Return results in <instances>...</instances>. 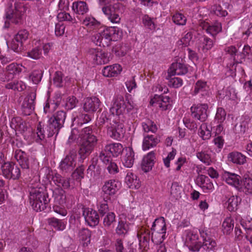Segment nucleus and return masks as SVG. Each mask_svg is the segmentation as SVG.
Here are the masks:
<instances>
[{
  "label": "nucleus",
  "instance_id": "a878e982",
  "mask_svg": "<svg viewBox=\"0 0 252 252\" xmlns=\"http://www.w3.org/2000/svg\"><path fill=\"white\" fill-rule=\"evenodd\" d=\"M155 159V153L153 151L149 152L145 156L142 160L141 163V168L145 172H149L152 169L154 164V160Z\"/></svg>",
  "mask_w": 252,
  "mask_h": 252
},
{
  "label": "nucleus",
  "instance_id": "9b49d317",
  "mask_svg": "<svg viewBox=\"0 0 252 252\" xmlns=\"http://www.w3.org/2000/svg\"><path fill=\"white\" fill-rule=\"evenodd\" d=\"M2 174L7 179L17 180L21 175L19 168L12 162L4 163L1 167Z\"/></svg>",
  "mask_w": 252,
  "mask_h": 252
},
{
  "label": "nucleus",
  "instance_id": "39448f33",
  "mask_svg": "<svg viewBox=\"0 0 252 252\" xmlns=\"http://www.w3.org/2000/svg\"><path fill=\"white\" fill-rule=\"evenodd\" d=\"M66 116L64 111H59L48 119L46 127L48 137L58 134L60 129L63 126Z\"/></svg>",
  "mask_w": 252,
  "mask_h": 252
},
{
  "label": "nucleus",
  "instance_id": "c9c22d12",
  "mask_svg": "<svg viewBox=\"0 0 252 252\" xmlns=\"http://www.w3.org/2000/svg\"><path fill=\"white\" fill-rule=\"evenodd\" d=\"M53 182L59 187L68 189L70 187L69 179L63 177L59 174L56 173L52 177Z\"/></svg>",
  "mask_w": 252,
  "mask_h": 252
},
{
  "label": "nucleus",
  "instance_id": "9d476101",
  "mask_svg": "<svg viewBox=\"0 0 252 252\" xmlns=\"http://www.w3.org/2000/svg\"><path fill=\"white\" fill-rule=\"evenodd\" d=\"M184 238L185 244L188 247L189 250L192 252H198L199 251L198 241V236L197 234L192 230H187L185 231Z\"/></svg>",
  "mask_w": 252,
  "mask_h": 252
},
{
  "label": "nucleus",
  "instance_id": "bf43d9fd",
  "mask_svg": "<svg viewBox=\"0 0 252 252\" xmlns=\"http://www.w3.org/2000/svg\"><path fill=\"white\" fill-rule=\"evenodd\" d=\"M226 112L224 109L221 107H219L217 109L215 120L218 124H221L225 120Z\"/></svg>",
  "mask_w": 252,
  "mask_h": 252
},
{
  "label": "nucleus",
  "instance_id": "4468645a",
  "mask_svg": "<svg viewBox=\"0 0 252 252\" xmlns=\"http://www.w3.org/2000/svg\"><path fill=\"white\" fill-rule=\"evenodd\" d=\"M170 100L169 96L155 94L150 103L151 105L159 107L161 110H166L171 107Z\"/></svg>",
  "mask_w": 252,
  "mask_h": 252
},
{
  "label": "nucleus",
  "instance_id": "f257e3e1",
  "mask_svg": "<svg viewBox=\"0 0 252 252\" xmlns=\"http://www.w3.org/2000/svg\"><path fill=\"white\" fill-rule=\"evenodd\" d=\"M81 24L89 32L98 30L91 38L96 45L108 47L112 41H117L121 37L122 32L118 28L109 27L100 29V23L92 16H86L81 21Z\"/></svg>",
  "mask_w": 252,
  "mask_h": 252
},
{
  "label": "nucleus",
  "instance_id": "4be33fe9",
  "mask_svg": "<svg viewBox=\"0 0 252 252\" xmlns=\"http://www.w3.org/2000/svg\"><path fill=\"white\" fill-rule=\"evenodd\" d=\"M135 160V153L131 147H126L122 158L123 165L126 168L132 167Z\"/></svg>",
  "mask_w": 252,
  "mask_h": 252
},
{
  "label": "nucleus",
  "instance_id": "4d7b16f0",
  "mask_svg": "<svg viewBox=\"0 0 252 252\" xmlns=\"http://www.w3.org/2000/svg\"><path fill=\"white\" fill-rule=\"evenodd\" d=\"M102 199L101 201H97V207L99 213L103 216L109 211V208L107 204L108 201H105L103 198Z\"/></svg>",
  "mask_w": 252,
  "mask_h": 252
},
{
  "label": "nucleus",
  "instance_id": "a211bd4d",
  "mask_svg": "<svg viewBox=\"0 0 252 252\" xmlns=\"http://www.w3.org/2000/svg\"><path fill=\"white\" fill-rule=\"evenodd\" d=\"M140 249L143 251H147L149 249L150 232L149 230L142 228L137 233Z\"/></svg>",
  "mask_w": 252,
  "mask_h": 252
},
{
  "label": "nucleus",
  "instance_id": "0eeeda50",
  "mask_svg": "<svg viewBox=\"0 0 252 252\" xmlns=\"http://www.w3.org/2000/svg\"><path fill=\"white\" fill-rule=\"evenodd\" d=\"M202 242H199V251L201 252H209L214 251L217 247L216 241L211 237V232L206 228H201L199 230Z\"/></svg>",
  "mask_w": 252,
  "mask_h": 252
},
{
  "label": "nucleus",
  "instance_id": "473e14b6",
  "mask_svg": "<svg viewBox=\"0 0 252 252\" xmlns=\"http://www.w3.org/2000/svg\"><path fill=\"white\" fill-rule=\"evenodd\" d=\"M237 63H242L245 59L252 60V46L245 45L241 53L235 57Z\"/></svg>",
  "mask_w": 252,
  "mask_h": 252
},
{
  "label": "nucleus",
  "instance_id": "bb28decb",
  "mask_svg": "<svg viewBox=\"0 0 252 252\" xmlns=\"http://www.w3.org/2000/svg\"><path fill=\"white\" fill-rule=\"evenodd\" d=\"M25 68L21 64L13 63L6 66V73L9 79H12L15 75L19 74L23 71V68Z\"/></svg>",
  "mask_w": 252,
  "mask_h": 252
},
{
  "label": "nucleus",
  "instance_id": "ea45409f",
  "mask_svg": "<svg viewBox=\"0 0 252 252\" xmlns=\"http://www.w3.org/2000/svg\"><path fill=\"white\" fill-rule=\"evenodd\" d=\"M211 128L208 126L207 124L203 123L198 129V135L203 140L209 139L211 137Z\"/></svg>",
  "mask_w": 252,
  "mask_h": 252
},
{
  "label": "nucleus",
  "instance_id": "6e6552de",
  "mask_svg": "<svg viewBox=\"0 0 252 252\" xmlns=\"http://www.w3.org/2000/svg\"><path fill=\"white\" fill-rule=\"evenodd\" d=\"M121 183L115 180H109L104 183L102 187V198L105 201L110 200L119 189Z\"/></svg>",
  "mask_w": 252,
  "mask_h": 252
},
{
  "label": "nucleus",
  "instance_id": "8fccbe9b",
  "mask_svg": "<svg viewBox=\"0 0 252 252\" xmlns=\"http://www.w3.org/2000/svg\"><path fill=\"white\" fill-rule=\"evenodd\" d=\"M129 224L126 220L120 221L116 229V233L120 235L126 234L130 229Z\"/></svg>",
  "mask_w": 252,
  "mask_h": 252
},
{
  "label": "nucleus",
  "instance_id": "49530a36",
  "mask_svg": "<svg viewBox=\"0 0 252 252\" xmlns=\"http://www.w3.org/2000/svg\"><path fill=\"white\" fill-rule=\"evenodd\" d=\"M241 199L238 196L232 195L227 200V209L229 211H234L237 209V207L240 203Z\"/></svg>",
  "mask_w": 252,
  "mask_h": 252
},
{
  "label": "nucleus",
  "instance_id": "b1692460",
  "mask_svg": "<svg viewBox=\"0 0 252 252\" xmlns=\"http://www.w3.org/2000/svg\"><path fill=\"white\" fill-rule=\"evenodd\" d=\"M100 105L99 99L96 97H87L84 99L83 109L88 113H93L97 110Z\"/></svg>",
  "mask_w": 252,
  "mask_h": 252
},
{
  "label": "nucleus",
  "instance_id": "0e129e2a",
  "mask_svg": "<svg viewBox=\"0 0 252 252\" xmlns=\"http://www.w3.org/2000/svg\"><path fill=\"white\" fill-rule=\"evenodd\" d=\"M115 221V215L114 213H108L103 219V224L105 227H109Z\"/></svg>",
  "mask_w": 252,
  "mask_h": 252
},
{
  "label": "nucleus",
  "instance_id": "c756f323",
  "mask_svg": "<svg viewBox=\"0 0 252 252\" xmlns=\"http://www.w3.org/2000/svg\"><path fill=\"white\" fill-rule=\"evenodd\" d=\"M14 158L23 169L29 168V161L27 154L21 150H16L14 153Z\"/></svg>",
  "mask_w": 252,
  "mask_h": 252
},
{
  "label": "nucleus",
  "instance_id": "864d4df0",
  "mask_svg": "<svg viewBox=\"0 0 252 252\" xmlns=\"http://www.w3.org/2000/svg\"><path fill=\"white\" fill-rule=\"evenodd\" d=\"M172 21L177 25L184 26L187 22V18L181 13H176L173 15Z\"/></svg>",
  "mask_w": 252,
  "mask_h": 252
},
{
  "label": "nucleus",
  "instance_id": "2eb2a0df",
  "mask_svg": "<svg viewBox=\"0 0 252 252\" xmlns=\"http://www.w3.org/2000/svg\"><path fill=\"white\" fill-rule=\"evenodd\" d=\"M116 104L118 107L122 110V115L124 117V114L126 111L128 113L132 110L134 106L128 101L126 102L125 101L123 96L122 95H117L115 96L113 99L112 105L110 108L114 107V105Z\"/></svg>",
  "mask_w": 252,
  "mask_h": 252
},
{
  "label": "nucleus",
  "instance_id": "412c9836",
  "mask_svg": "<svg viewBox=\"0 0 252 252\" xmlns=\"http://www.w3.org/2000/svg\"><path fill=\"white\" fill-rule=\"evenodd\" d=\"M160 137L154 135L147 134L144 135L142 142V149L147 151L154 148L160 142Z\"/></svg>",
  "mask_w": 252,
  "mask_h": 252
},
{
  "label": "nucleus",
  "instance_id": "052dcab7",
  "mask_svg": "<svg viewBox=\"0 0 252 252\" xmlns=\"http://www.w3.org/2000/svg\"><path fill=\"white\" fill-rule=\"evenodd\" d=\"M224 97L226 99L234 100L237 98V93L234 88L228 87L223 90Z\"/></svg>",
  "mask_w": 252,
  "mask_h": 252
},
{
  "label": "nucleus",
  "instance_id": "7ed1b4c3",
  "mask_svg": "<svg viewBox=\"0 0 252 252\" xmlns=\"http://www.w3.org/2000/svg\"><path fill=\"white\" fill-rule=\"evenodd\" d=\"M79 137L80 142L78 153L80 157L84 159L93 151L97 143V139L93 134L92 128L90 126L83 128L79 134Z\"/></svg>",
  "mask_w": 252,
  "mask_h": 252
},
{
  "label": "nucleus",
  "instance_id": "20e7f679",
  "mask_svg": "<svg viewBox=\"0 0 252 252\" xmlns=\"http://www.w3.org/2000/svg\"><path fill=\"white\" fill-rule=\"evenodd\" d=\"M30 203L32 209L36 212L44 210L47 207L50 198L47 193L40 188L31 186L30 190Z\"/></svg>",
  "mask_w": 252,
  "mask_h": 252
},
{
  "label": "nucleus",
  "instance_id": "dca6fc26",
  "mask_svg": "<svg viewBox=\"0 0 252 252\" xmlns=\"http://www.w3.org/2000/svg\"><path fill=\"white\" fill-rule=\"evenodd\" d=\"M83 215L86 222L89 225L94 227L97 225L99 221V218L97 212L93 209L86 208L84 209Z\"/></svg>",
  "mask_w": 252,
  "mask_h": 252
},
{
  "label": "nucleus",
  "instance_id": "a19ab883",
  "mask_svg": "<svg viewBox=\"0 0 252 252\" xmlns=\"http://www.w3.org/2000/svg\"><path fill=\"white\" fill-rule=\"evenodd\" d=\"M228 158L234 163L243 164L246 162V157L239 152H232L229 154Z\"/></svg>",
  "mask_w": 252,
  "mask_h": 252
},
{
  "label": "nucleus",
  "instance_id": "1a4fd4ad",
  "mask_svg": "<svg viewBox=\"0 0 252 252\" xmlns=\"http://www.w3.org/2000/svg\"><path fill=\"white\" fill-rule=\"evenodd\" d=\"M76 150H70L65 157L61 160L59 166L60 169L66 173L72 171L76 166Z\"/></svg>",
  "mask_w": 252,
  "mask_h": 252
},
{
  "label": "nucleus",
  "instance_id": "09e8293b",
  "mask_svg": "<svg viewBox=\"0 0 252 252\" xmlns=\"http://www.w3.org/2000/svg\"><path fill=\"white\" fill-rule=\"evenodd\" d=\"M166 233L163 232L153 231L151 237L152 241L156 245L162 243L166 238Z\"/></svg>",
  "mask_w": 252,
  "mask_h": 252
},
{
  "label": "nucleus",
  "instance_id": "680f3d73",
  "mask_svg": "<svg viewBox=\"0 0 252 252\" xmlns=\"http://www.w3.org/2000/svg\"><path fill=\"white\" fill-rule=\"evenodd\" d=\"M91 232L88 228H82L78 232L80 240L90 242Z\"/></svg>",
  "mask_w": 252,
  "mask_h": 252
},
{
  "label": "nucleus",
  "instance_id": "f03ea898",
  "mask_svg": "<svg viewBox=\"0 0 252 252\" xmlns=\"http://www.w3.org/2000/svg\"><path fill=\"white\" fill-rule=\"evenodd\" d=\"M116 104L113 108H110V114L108 116L107 112H103L99 118V123L101 125H106L107 135L116 140L123 138L125 133L123 122L125 117L122 115V110Z\"/></svg>",
  "mask_w": 252,
  "mask_h": 252
},
{
  "label": "nucleus",
  "instance_id": "a18cd8bd",
  "mask_svg": "<svg viewBox=\"0 0 252 252\" xmlns=\"http://www.w3.org/2000/svg\"><path fill=\"white\" fill-rule=\"evenodd\" d=\"M214 44V42L212 39L207 36H204L200 44L199 49H201L203 52L206 53L212 48Z\"/></svg>",
  "mask_w": 252,
  "mask_h": 252
},
{
  "label": "nucleus",
  "instance_id": "f704fd0d",
  "mask_svg": "<svg viewBox=\"0 0 252 252\" xmlns=\"http://www.w3.org/2000/svg\"><path fill=\"white\" fill-rule=\"evenodd\" d=\"M55 205H59L63 207L67 203V199L65 191L62 189H59L54 192Z\"/></svg>",
  "mask_w": 252,
  "mask_h": 252
},
{
  "label": "nucleus",
  "instance_id": "774afa93",
  "mask_svg": "<svg viewBox=\"0 0 252 252\" xmlns=\"http://www.w3.org/2000/svg\"><path fill=\"white\" fill-rule=\"evenodd\" d=\"M241 224L242 227L248 231L252 230V218L250 217H247L242 219L241 221Z\"/></svg>",
  "mask_w": 252,
  "mask_h": 252
},
{
  "label": "nucleus",
  "instance_id": "69168bd1",
  "mask_svg": "<svg viewBox=\"0 0 252 252\" xmlns=\"http://www.w3.org/2000/svg\"><path fill=\"white\" fill-rule=\"evenodd\" d=\"M183 121L185 126L188 129L191 130H194L197 129V125L196 123L193 120H191L190 118L184 117Z\"/></svg>",
  "mask_w": 252,
  "mask_h": 252
},
{
  "label": "nucleus",
  "instance_id": "2f4dec72",
  "mask_svg": "<svg viewBox=\"0 0 252 252\" xmlns=\"http://www.w3.org/2000/svg\"><path fill=\"white\" fill-rule=\"evenodd\" d=\"M197 158L206 165H211L214 161V158L209 150H201L197 151L196 153Z\"/></svg>",
  "mask_w": 252,
  "mask_h": 252
},
{
  "label": "nucleus",
  "instance_id": "58836bf2",
  "mask_svg": "<svg viewBox=\"0 0 252 252\" xmlns=\"http://www.w3.org/2000/svg\"><path fill=\"white\" fill-rule=\"evenodd\" d=\"M207 89L208 86L206 82L198 80L194 85V89L191 91V94L193 96H195L198 94L203 95L207 91Z\"/></svg>",
  "mask_w": 252,
  "mask_h": 252
},
{
  "label": "nucleus",
  "instance_id": "c85d7f7f",
  "mask_svg": "<svg viewBox=\"0 0 252 252\" xmlns=\"http://www.w3.org/2000/svg\"><path fill=\"white\" fill-rule=\"evenodd\" d=\"M71 8L72 11L77 15H83L87 13L89 8L86 2L77 0L73 2Z\"/></svg>",
  "mask_w": 252,
  "mask_h": 252
},
{
  "label": "nucleus",
  "instance_id": "72a5a7b5",
  "mask_svg": "<svg viewBox=\"0 0 252 252\" xmlns=\"http://www.w3.org/2000/svg\"><path fill=\"white\" fill-rule=\"evenodd\" d=\"M10 126L15 131H19L21 133L24 132L27 129L25 122L19 117L13 118L11 119Z\"/></svg>",
  "mask_w": 252,
  "mask_h": 252
},
{
  "label": "nucleus",
  "instance_id": "79ce46f5",
  "mask_svg": "<svg viewBox=\"0 0 252 252\" xmlns=\"http://www.w3.org/2000/svg\"><path fill=\"white\" fill-rule=\"evenodd\" d=\"M48 223L58 230H63L65 229L66 223L63 220L52 217L47 220Z\"/></svg>",
  "mask_w": 252,
  "mask_h": 252
},
{
  "label": "nucleus",
  "instance_id": "de8ad7c7",
  "mask_svg": "<svg viewBox=\"0 0 252 252\" xmlns=\"http://www.w3.org/2000/svg\"><path fill=\"white\" fill-rule=\"evenodd\" d=\"M5 87L8 89L21 92L26 88V86L23 82L20 81L10 82L6 85Z\"/></svg>",
  "mask_w": 252,
  "mask_h": 252
},
{
  "label": "nucleus",
  "instance_id": "f8f14e48",
  "mask_svg": "<svg viewBox=\"0 0 252 252\" xmlns=\"http://www.w3.org/2000/svg\"><path fill=\"white\" fill-rule=\"evenodd\" d=\"M208 109L207 104H193L190 107L191 116L192 118L204 122L208 118Z\"/></svg>",
  "mask_w": 252,
  "mask_h": 252
},
{
  "label": "nucleus",
  "instance_id": "ddd939ff",
  "mask_svg": "<svg viewBox=\"0 0 252 252\" xmlns=\"http://www.w3.org/2000/svg\"><path fill=\"white\" fill-rule=\"evenodd\" d=\"M36 94L34 92H30L24 98L22 105V113L26 116L30 115L34 109Z\"/></svg>",
  "mask_w": 252,
  "mask_h": 252
},
{
  "label": "nucleus",
  "instance_id": "7c9ffc66",
  "mask_svg": "<svg viewBox=\"0 0 252 252\" xmlns=\"http://www.w3.org/2000/svg\"><path fill=\"white\" fill-rule=\"evenodd\" d=\"M122 70L121 66L119 64H115L113 65L106 66L102 70L103 75L107 77H111L117 76Z\"/></svg>",
  "mask_w": 252,
  "mask_h": 252
},
{
  "label": "nucleus",
  "instance_id": "13d9d810",
  "mask_svg": "<svg viewBox=\"0 0 252 252\" xmlns=\"http://www.w3.org/2000/svg\"><path fill=\"white\" fill-rule=\"evenodd\" d=\"M44 130L41 123H39L36 128V133L34 134V137L37 142H40L45 138Z\"/></svg>",
  "mask_w": 252,
  "mask_h": 252
},
{
  "label": "nucleus",
  "instance_id": "603ef678",
  "mask_svg": "<svg viewBox=\"0 0 252 252\" xmlns=\"http://www.w3.org/2000/svg\"><path fill=\"white\" fill-rule=\"evenodd\" d=\"M57 18L60 21H66L71 24L77 23L75 18L66 12H60L58 14Z\"/></svg>",
  "mask_w": 252,
  "mask_h": 252
},
{
  "label": "nucleus",
  "instance_id": "e433bc0d",
  "mask_svg": "<svg viewBox=\"0 0 252 252\" xmlns=\"http://www.w3.org/2000/svg\"><path fill=\"white\" fill-rule=\"evenodd\" d=\"M151 230L166 233V226L164 218L160 217L156 219L153 223Z\"/></svg>",
  "mask_w": 252,
  "mask_h": 252
},
{
  "label": "nucleus",
  "instance_id": "3c124183",
  "mask_svg": "<svg viewBox=\"0 0 252 252\" xmlns=\"http://www.w3.org/2000/svg\"><path fill=\"white\" fill-rule=\"evenodd\" d=\"M29 33L26 30H21L15 35L14 39L22 46L23 42H25L29 38Z\"/></svg>",
  "mask_w": 252,
  "mask_h": 252
},
{
  "label": "nucleus",
  "instance_id": "393cba45",
  "mask_svg": "<svg viewBox=\"0 0 252 252\" xmlns=\"http://www.w3.org/2000/svg\"><path fill=\"white\" fill-rule=\"evenodd\" d=\"M222 178L227 184L235 188H239L240 185L241 177L235 173L224 171L222 174Z\"/></svg>",
  "mask_w": 252,
  "mask_h": 252
},
{
  "label": "nucleus",
  "instance_id": "5701e85b",
  "mask_svg": "<svg viewBox=\"0 0 252 252\" xmlns=\"http://www.w3.org/2000/svg\"><path fill=\"white\" fill-rule=\"evenodd\" d=\"M196 182L197 185L201 188L205 192H212L214 189L213 183L205 175H199L196 178Z\"/></svg>",
  "mask_w": 252,
  "mask_h": 252
},
{
  "label": "nucleus",
  "instance_id": "cd10ccee",
  "mask_svg": "<svg viewBox=\"0 0 252 252\" xmlns=\"http://www.w3.org/2000/svg\"><path fill=\"white\" fill-rule=\"evenodd\" d=\"M187 72L188 68L186 66L179 63H172L168 71V73L170 76L184 75Z\"/></svg>",
  "mask_w": 252,
  "mask_h": 252
},
{
  "label": "nucleus",
  "instance_id": "aec40b11",
  "mask_svg": "<svg viewBox=\"0 0 252 252\" xmlns=\"http://www.w3.org/2000/svg\"><path fill=\"white\" fill-rule=\"evenodd\" d=\"M91 59L96 64H102L107 63L110 60L108 54L101 51L92 49L90 52Z\"/></svg>",
  "mask_w": 252,
  "mask_h": 252
},
{
  "label": "nucleus",
  "instance_id": "e2e57ef3",
  "mask_svg": "<svg viewBox=\"0 0 252 252\" xmlns=\"http://www.w3.org/2000/svg\"><path fill=\"white\" fill-rule=\"evenodd\" d=\"M42 74L43 72L41 70H34L30 75V78L32 79L34 84H37L40 82L42 77Z\"/></svg>",
  "mask_w": 252,
  "mask_h": 252
},
{
  "label": "nucleus",
  "instance_id": "5fc2aeb1",
  "mask_svg": "<svg viewBox=\"0 0 252 252\" xmlns=\"http://www.w3.org/2000/svg\"><path fill=\"white\" fill-rule=\"evenodd\" d=\"M63 73L61 71H56L53 77V84L57 87H63L64 86V82L63 81Z\"/></svg>",
  "mask_w": 252,
  "mask_h": 252
},
{
  "label": "nucleus",
  "instance_id": "c03bdc74",
  "mask_svg": "<svg viewBox=\"0 0 252 252\" xmlns=\"http://www.w3.org/2000/svg\"><path fill=\"white\" fill-rule=\"evenodd\" d=\"M234 228V220L230 217L226 218L222 222V230L225 234H229Z\"/></svg>",
  "mask_w": 252,
  "mask_h": 252
},
{
  "label": "nucleus",
  "instance_id": "338daca9",
  "mask_svg": "<svg viewBox=\"0 0 252 252\" xmlns=\"http://www.w3.org/2000/svg\"><path fill=\"white\" fill-rule=\"evenodd\" d=\"M249 127V123L248 120H244L242 121L240 124L236 125L235 126V130L236 131L241 134L244 133L246 130Z\"/></svg>",
  "mask_w": 252,
  "mask_h": 252
},
{
  "label": "nucleus",
  "instance_id": "6e6d98bb",
  "mask_svg": "<svg viewBox=\"0 0 252 252\" xmlns=\"http://www.w3.org/2000/svg\"><path fill=\"white\" fill-rule=\"evenodd\" d=\"M27 54L28 57L34 60H37L40 58L42 54L41 47L38 46L33 48Z\"/></svg>",
  "mask_w": 252,
  "mask_h": 252
},
{
  "label": "nucleus",
  "instance_id": "f3484780",
  "mask_svg": "<svg viewBox=\"0 0 252 252\" xmlns=\"http://www.w3.org/2000/svg\"><path fill=\"white\" fill-rule=\"evenodd\" d=\"M122 4H115L113 7L104 6L102 8L103 13L107 16L109 20L112 23L118 24L120 22L121 17L116 9L119 8Z\"/></svg>",
  "mask_w": 252,
  "mask_h": 252
},
{
  "label": "nucleus",
  "instance_id": "4c0bfd02",
  "mask_svg": "<svg viewBox=\"0 0 252 252\" xmlns=\"http://www.w3.org/2000/svg\"><path fill=\"white\" fill-rule=\"evenodd\" d=\"M125 182L129 188L137 189L140 186L137 176L131 172H128L125 178Z\"/></svg>",
  "mask_w": 252,
  "mask_h": 252
},
{
  "label": "nucleus",
  "instance_id": "37998d69",
  "mask_svg": "<svg viewBox=\"0 0 252 252\" xmlns=\"http://www.w3.org/2000/svg\"><path fill=\"white\" fill-rule=\"evenodd\" d=\"M141 125L143 130L145 132H151L155 133L158 130L157 125L154 122L149 119H147L144 122H143Z\"/></svg>",
  "mask_w": 252,
  "mask_h": 252
},
{
  "label": "nucleus",
  "instance_id": "423d86ee",
  "mask_svg": "<svg viewBox=\"0 0 252 252\" xmlns=\"http://www.w3.org/2000/svg\"><path fill=\"white\" fill-rule=\"evenodd\" d=\"M124 150L122 145L118 143H114L107 145L99 155L100 160L107 164L110 161L111 156L117 157Z\"/></svg>",
  "mask_w": 252,
  "mask_h": 252
},
{
  "label": "nucleus",
  "instance_id": "6ab92c4d",
  "mask_svg": "<svg viewBox=\"0 0 252 252\" xmlns=\"http://www.w3.org/2000/svg\"><path fill=\"white\" fill-rule=\"evenodd\" d=\"M200 26L207 33L212 36H215L221 31V25L220 23L216 22L212 24H210L207 22L202 21L200 22Z\"/></svg>",
  "mask_w": 252,
  "mask_h": 252
}]
</instances>
